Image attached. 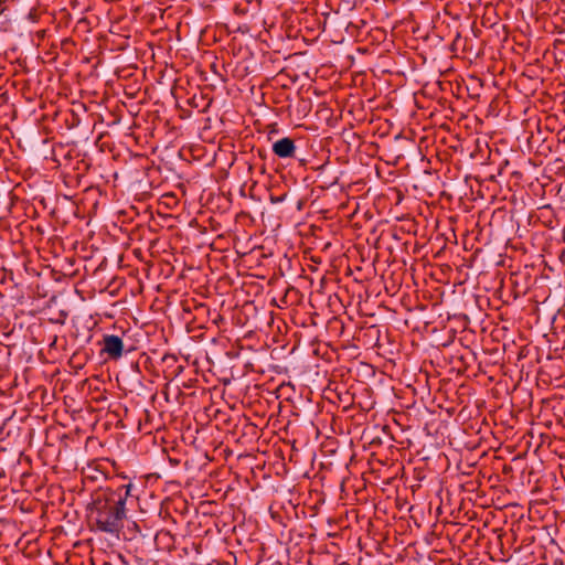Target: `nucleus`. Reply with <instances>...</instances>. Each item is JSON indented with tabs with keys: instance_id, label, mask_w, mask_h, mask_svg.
Here are the masks:
<instances>
[{
	"instance_id": "f257e3e1",
	"label": "nucleus",
	"mask_w": 565,
	"mask_h": 565,
	"mask_svg": "<svg viewBox=\"0 0 565 565\" xmlns=\"http://www.w3.org/2000/svg\"><path fill=\"white\" fill-rule=\"evenodd\" d=\"M129 491L130 487L127 486L124 493L122 489H119L117 491L106 490L97 494L93 503V511L102 531L118 533L122 527V520L126 515V498Z\"/></svg>"
},
{
	"instance_id": "7ed1b4c3",
	"label": "nucleus",
	"mask_w": 565,
	"mask_h": 565,
	"mask_svg": "<svg viewBox=\"0 0 565 565\" xmlns=\"http://www.w3.org/2000/svg\"><path fill=\"white\" fill-rule=\"evenodd\" d=\"M124 349L122 341L117 335H108L105 338L104 350L111 356L118 358L121 355Z\"/></svg>"
},
{
	"instance_id": "f03ea898",
	"label": "nucleus",
	"mask_w": 565,
	"mask_h": 565,
	"mask_svg": "<svg viewBox=\"0 0 565 565\" xmlns=\"http://www.w3.org/2000/svg\"><path fill=\"white\" fill-rule=\"evenodd\" d=\"M273 151L280 158L292 157L295 152L294 141L289 138L279 139L273 145Z\"/></svg>"
}]
</instances>
